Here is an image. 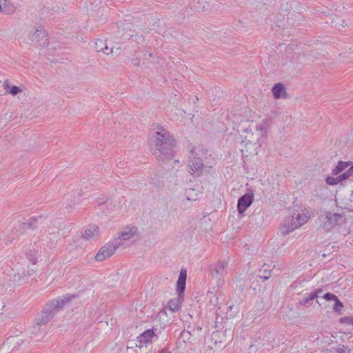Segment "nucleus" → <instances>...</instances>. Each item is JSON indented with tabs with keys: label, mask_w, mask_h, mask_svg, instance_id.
Wrapping results in <instances>:
<instances>
[{
	"label": "nucleus",
	"mask_w": 353,
	"mask_h": 353,
	"mask_svg": "<svg viewBox=\"0 0 353 353\" xmlns=\"http://www.w3.org/2000/svg\"><path fill=\"white\" fill-rule=\"evenodd\" d=\"M152 139L151 151L159 161L172 159L174 139L165 129L160 128Z\"/></svg>",
	"instance_id": "obj_1"
},
{
	"label": "nucleus",
	"mask_w": 353,
	"mask_h": 353,
	"mask_svg": "<svg viewBox=\"0 0 353 353\" xmlns=\"http://www.w3.org/2000/svg\"><path fill=\"white\" fill-rule=\"evenodd\" d=\"M248 126L243 127L242 132L245 133L243 143L247 148L246 151L252 153V150L256 153L257 147L261 145V141L267 134L268 121H263L261 123H256L251 121L248 122Z\"/></svg>",
	"instance_id": "obj_2"
},
{
	"label": "nucleus",
	"mask_w": 353,
	"mask_h": 353,
	"mask_svg": "<svg viewBox=\"0 0 353 353\" xmlns=\"http://www.w3.org/2000/svg\"><path fill=\"white\" fill-rule=\"evenodd\" d=\"M74 296L67 294L59 297L57 299H53L48 302L43 311L38 314L35 322L36 325L32 327V333H37L39 330V325L47 324L50 319L66 304L71 301Z\"/></svg>",
	"instance_id": "obj_3"
},
{
	"label": "nucleus",
	"mask_w": 353,
	"mask_h": 353,
	"mask_svg": "<svg viewBox=\"0 0 353 353\" xmlns=\"http://www.w3.org/2000/svg\"><path fill=\"white\" fill-rule=\"evenodd\" d=\"M319 228L328 232L343 221V216L339 213L325 212L319 216Z\"/></svg>",
	"instance_id": "obj_4"
},
{
	"label": "nucleus",
	"mask_w": 353,
	"mask_h": 353,
	"mask_svg": "<svg viewBox=\"0 0 353 353\" xmlns=\"http://www.w3.org/2000/svg\"><path fill=\"white\" fill-rule=\"evenodd\" d=\"M228 263L226 261H219L209 266L210 276L217 285L223 282L224 276L227 274Z\"/></svg>",
	"instance_id": "obj_5"
},
{
	"label": "nucleus",
	"mask_w": 353,
	"mask_h": 353,
	"mask_svg": "<svg viewBox=\"0 0 353 353\" xmlns=\"http://www.w3.org/2000/svg\"><path fill=\"white\" fill-rule=\"evenodd\" d=\"M189 172L194 176H199L203 173L204 163L200 157H197L195 152V148H192L190 150V156L188 159Z\"/></svg>",
	"instance_id": "obj_6"
},
{
	"label": "nucleus",
	"mask_w": 353,
	"mask_h": 353,
	"mask_svg": "<svg viewBox=\"0 0 353 353\" xmlns=\"http://www.w3.org/2000/svg\"><path fill=\"white\" fill-rule=\"evenodd\" d=\"M123 245L122 242L114 240L106 243L97 252L95 258L98 261H103L110 257L116 250Z\"/></svg>",
	"instance_id": "obj_7"
},
{
	"label": "nucleus",
	"mask_w": 353,
	"mask_h": 353,
	"mask_svg": "<svg viewBox=\"0 0 353 353\" xmlns=\"http://www.w3.org/2000/svg\"><path fill=\"white\" fill-rule=\"evenodd\" d=\"M96 205L104 214H110L117 212L120 210V205L117 203V201L113 199H108L103 201V199H99L96 201Z\"/></svg>",
	"instance_id": "obj_8"
},
{
	"label": "nucleus",
	"mask_w": 353,
	"mask_h": 353,
	"mask_svg": "<svg viewBox=\"0 0 353 353\" xmlns=\"http://www.w3.org/2000/svg\"><path fill=\"white\" fill-rule=\"evenodd\" d=\"M29 37L32 43L39 46L45 47L49 43L46 32L41 26L30 32Z\"/></svg>",
	"instance_id": "obj_9"
},
{
	"label": "nucleus",
	"mask_w": 353,
	"mask_h": 353,
	"mask_svg": "<svg viewBox=\"0 0 353 353\" xmlns=\"http://www.w3.org/2000/svg\"><path fill=\"white\" fill-rule=\"evenodd\" d=\"M137 230L138 228L135 225H127L123 227L118 233V241L121 242L122 241H127L133 238L136 235Z\"/></svg>",
	"instance_id": "obj_10"
},
{
	"label": "nucleus",
	"mask_w": 353,
	"mask_h": 353,
	"mask_svg": "<svg viewBox=\"0 0 353 353\" xmlns=\"http://www.w3.org/2000/svg\"><path fill=\"white\" fill-rule=\"evenodd\" d=\"M254 201L253 194H245L238 200L237 208L239 214H242L249 208Z\"/></svg>",
	"instance_id": "obj_11"
},
{
	"label": "nucleus",
	"mask_w": 353,
	"mask_h": 353,
	"mask_svg": "<svg viewBox=\"0 0 353 353\" xmlns=\"http://www.w3.org/2000/svg\"><path fill=\"white\" fill-rule=\"evenodd\" d=\"M154 331L151 329H148L139 336H137V342L139 344L136 343L137 346L142 347L143 345H145L150 342H151L152 339L154 337Z\"/></svg>",
	"instance_id": "obj_12"
},
{
	"label": "nucleus",
	"mask_w": 353,
	"mask_h": 353,
	"mask_svg": "<svg viewBox=\"0 0 353 353\" xmlns=\"http://www.w3.org/2000/svg\"><path fill=\"white\" fill-rule=\"evenodd\" d=\"M99 235V227L96 225H90L82 233V237L86 240L97 239Z\"/></svg>",
	"instance_id": "obj_13"
},
{
	"label": "nucleus",
	"mask_w": 353,
	"mask_h": 353,
	"mask_svg": "<svg viewBox=\"0 0 353 353\" xmlns=\"http://www.w3.org/2000/svg\"><path fill=\"white\" fill-rule=\"evenodd\" d=\"M272 92L274 98L276 99L286 97L285 88L281 83H276L272 89Z\"/></svg>",
	"instance_id": "obj_14"
},
{
	"label": "nucleus",
	"mask_w": 353,
	"mask_h": 353,
	"mask_svg": "<svg viewBox=\"0 0 353 353\" xmlns=\"http://www.w3.org/2000/svg\"><path fill=\"white\" fill-rule=\"evenodd\" d=\"M182 296L178 295L177 298L170 299L167 304L166 308L171 312L178 311L181 308Z\"/></svg>",
	"instance_id": "obj_15"
},
{
	"label": "nucleus",
	"mask_w": 353,
	"mask_h": 353,
	"mask_svg": "<svg viewBox=\"0 0 353 353\" xmlns=\"http://www.w3.org/2000/svg\"><path fill=\"white\" fill-rule=\"evenodd\" d=\"M294 215L295 213H294L293 215L292 216L290 221H285L283 226V230L282 231L283 234H287L298 228L294 227V225H296V221L294 219Z\"/></svg>",
	"instance_id": "obj_16"
},
{
	"label": "nucleus",
	"mask_w": 353,
	"mask_h": 353,
	"mask_svg": "<svg viewBox=\"0 0 353 353\" xmlns=\"http://www.w3.org/2000/svg\"><path fill=\"white\" fill-rule=\"evenodd\" d=\"M322 292H323V290L321 289H320V288L316 289L314 291H313L312 292L308 294V296L303 299L300 301V304H301L303 305H310V301L314 300V299L317 298L319 294H321Z\"/></svg>",
	"instance_id": "obj_17"
},
{
	"label": "nucleus",
	"mask_w": 353,
	"mask_h": 353,
	"mask_svg": "<svg viewBox=\"0 0 353 353\" xmlns=\"http://www.w3.org/2000/svg\"><path fill=\"white\" fill-rule=\"evenodd\" d=\"M17 10V7L11 3H7L6 1L3 3V5H1L0 12H1L3 14H12L14 13Z\"/></svg>",
	"instance_id": "obj_18"
},
{
	"label": "nucleus",
	"mask_w": 353,
	"mask_h": 353,
	"mask_svg": "<svg viewBox=\"0 0 353 353\" xmlns=\"http://www.w3.org/2000/svg\"><path fill=\"white\" fill-rule=\"evenodd\" d=\"M353 163L350 161H339L336 166L332 170V174L337 175L338 174L343 172L345 168H347L350 164L352 165Z\"/></svg>",
	"instance_id": "obj_19"
},
{
	"label": "nucleus",
	"mask_w": 353,
	"mask_h": 353,
	"mask_svg": "<svg viewBox=\"0 0 353 353\" xmlns=\"http://www.w3.org/2000/svg\"><path fill=\"white\" fill-rule=\"evenodd\" d=\"M3 88L7 92L11 94L12 96H16L17 94L22 92V89L17 85L10 87L8 80L4 82Z\"/></svg>",
	"instance_id": "obj_20"
},
{
	"label": "nucleus",
	"mask_w": 353,
	"mask_h": 353,
	"mask_svg": "<svg viewBox=\"0 0 353 353\" xmlns=\"http://www.w3.org/2000/svg\"><path fill=\"white\" fill-rule=\"evenodd\" d=\"M294 219L296 221V225H294V227H300L308 221L309 216H307L305 214L303 213H295Z\"/></svg>",
	"instance_id": "obj_21"
},
{
	"label": "nucleus",
	"mask_w": 353,
	"mask_h": 353,
	"mask_svg": "<svg viewBox=\"0 0 353 353\" xmlns=\"http://www.w3.org/2000/svg\"><path fill=\"white\" fill-rule=\"evenodd\" d=\"M353 175V163L348 168V170L344 173L338 176L339 183L347 179L349 177Z\"/></svg>",
	"instance_id": "obj_22"
},
{
	"label": "nucleus",
	"mask_w": 353,
	"mask_h": 353,
	"mask_svg": "<svg viewBox=\"0 0 353 353\" xmlns=\"http://www.w3.org/2000/svg\"><path fill=\"white\" fill-rule=\"evenodd\" d=\"M185 280L179 279L177 280L176 290L178 292V295H179V296H181L184 292L185 288Z\"/></svg>",
	"instance_id": "obj_23"
},
{
	"label": "nucleus",
	"mask_w": 353,
	"mask_h": 353,
	"mask_svg": "<svg viewBox=\"0 0 353 353\" xmlns=\"http://www.w3.org/2000/svg\"><path fill=\"white\" fill-rule=\"evenodd\" d=\"M263 266V270H259V277L267 280L270 277V271Z\"/></svg>",
	"instance_id": "obj_24"
},
{
	"label": "nucleus",
	"mask_w": 353,
	"mask_h": 353,
	"mask_svg": "<svg viewBox=\"0 0 353 353\" xmlns=\"http://www.w3.org/2000/svg\"><path fill=\"white\" fill-rule=\"evenodd\" d=\"M325 182L327 184L330 185H334L339 183L338 176L336 177L334 176H327L325 179Z\"/></svg>",
	"instance_id": "obj_25"
},
{
	"label": "nucleus",
	"mask_w": 353,
	"mask_h": 353,
	"mask_svg": "<svg viewBox=\"0 0 353 353\" xmlns=\"http://www.w3.org/2000/svg\"><path fill=\"white\" fill-rule=\"evenodd\" d=\"M343 307V303L340 301L339 298L334 301V305L333 307V310L336 312H341L342 308Z\"/></svg>",
	"instance_id": "obj_26"
},
{
	"label": "nucleus",
	"mask_w": 353,
	"mask_h": 353,
	"mask_svg": "<svg viewBox=\"0 0 353 353\" xmlns=\"http://www.w3.org/2000/svg\"><path fill=\"white\" fill-rule=\"evenodd\" d=\"M42 219H43L42 216H32L30 218L28 225H30V228H33L34 226L35 223H37V222H39V221H41Z\"/></svg>",
	"instance_id": "obj_27"
},
{
	"label": "nucleus",
	"mask_w": 353,
	"mask_h": 353,
	"mask_svg": "<svg viewBox=\"0 0 353 353\" xmlns=\"http://www.w3.org/2000/svg\"><path fill=\"white\" fill-rule=\"evenodd\" d=\"M104 43L101 39H97L95 42V48L97 52L103 51L104 47Z\"/></svg>",
	"instance_id": "obj_28"
},
{
	"label": "nucleus",
	"mask_w": 353,
	"mask_h": 353,
	"mask_svg": "<svg viewBox=\"0 0 353 353\" xmlns=\"http://www.w3.org/2000/svg\"><path fill=\"white\" fill-rule=\"evenodd\" d=\"M340 322L353 325V316L343 317L340 319Z\"/></svg>",
	"instance_id": "obj_29"
},
{
	"label": "nucleus",
	"mask_w": 353,
	"mask_h": 353,
	"mask_svg": "<svg viewBox=\"0 0 353 353\" xmlns=\"http://www.w3.org/2000/svg\"><path fill=\"white\" fill-rule=\"evenodd\" d=\"M323 298L326 301H335L337 299V296L330 292H327L323 295Z\"/></svg>",
	"instance_id": "obj_30"
},
{
	"label": "nucleus",
	"mask_w": 353,
	"mask_h": 353,
	"mask_svg": "<svg viewBox=\"0 0 353 353\" xmlns=\"http://www.w3.org/2000/svg\"><path fill=\"white\" fill-rule=\"evenodd\" d=\"M186 277H187L186 270L184 269H181L178 279L186 281Z\"/></svg>",
	"instance_id": "obj_31"
},
{
	"label": "nucleus",
	"mask_w": 353,
	"mask_h": 353,
	"mask_svg": "<svg viewBox=\"0 0 353 353\" xmlns=\"http://www.w3.org/2000/svg\"><path fill=\"white\" fill-rule=\"evenodd\" d=\"M112 48H109L105 43L104 44L103 50L102 51L104 54L108 55L112 54Z\"/></svg>",
	"instance_id": "obj_32"
},
{
	"label": "nucleus",
	"mask_w": 353,
	"mask_h": 353,
	"mask_svg": "<svg viewBox=\"0 0 353 353\" xmlns=\"http://www.w3.org/2000/svg\"><path fill=\"white\" fill-rule=\"evenodd\" d=\"M132 63L136 65V66H139V59H132Z\"/></svg>",
	"instance_id": "obj_33"
},
{
	"label": "nucleus",
	"mask_w": 353,
	"mask_h": 353,
	"mask_svg": "<svg viewBox=\"0 0 353 353\" xmlns=\"http://www.w3.org/2000/svg\"><path fill=\"white\" fill-rule=\"evenodd\" d=\"M336 353H345V350L343 348H339L336 350Z\"/></svg>",
	"instance_id": "obj_34"
},
{
	"label": "nucleus",
	"mask_w": 353,
	"mask_h": 353,
	"mask_svg": "<svg viewBox=\"0 0 353 353\" xmlns=\"http://www.w3.org/2000/svg\"><path fill=\"white\" fill-rule=\"evenodd\" d=\"M148 56L149 57H154V52L152 51H148Z\"/></svg>",
	"instance_id": "obj_35"
},
{
	"label": "nucleus",
	"mask_w": 353,
	"mask_h": 353,
	"mask_svg": "<svg viewBox=\"0 0 353 353\" xmlns=\"http://www.w3.org/2000/svg\"><path fill=\"white\" fill-rule=\"evenodd\" d=\"M31 261H32V264L34 265L36 263V259H31Z\"/></svg>",
	"instance_id": "obj_36"
},
{
	"label": "nucleus",
	"mask_w": 353,
	"mask_h": 353,
	"mask_svg": "<svg viewBox=\"0 0 353 353\" xmlns=\"http://www.w3.org/2000/svg\"><path fill=\"white\" fill-rule=\"evenodd\" d=\"M159 353H165V350H161Z\"/></svg>",
	"instance_id": "obj_37"
},
{
	"label": "nucleus",
	"mask_w": 353,
	"mask_h": 353,
	"mask_svg": "<svg viewBox=\"0 0 353 353\" xmlns=\"http://www.w3.org/2000/svg\"><path fill=\"white\" fill-rule=\"evenodd\" d=\"M165 353H172V352L165 350Z\"/></svg>",
	"instance_id": "obj_38"
},
{
	"label": "nucleus",
	"mask_w": 353,
	"mask_h": 353,
	"mask_svg": "<svg viewBox=\"0 0 353 353\" xmlns=\"http://www.w3.org/2000/svg\"><path fill=\"white\" fill-rule=\"evenodd\" d=\"M352 195H353V192H352Z\"/></svg>",
	"instance_id": "obj_39"
}]
</instances>
